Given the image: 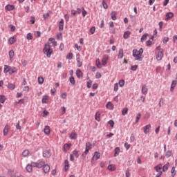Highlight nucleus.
<instances>
[{
	"instance_id": "obj_41",
	"label": "nucleus",
	"mask_w": 177,
	"mask_h": 177,
	"mask_svg": "<svg viewBox=\"0 0 177 177\" xmlns=\"http://www.w3.org/2000/svg\"><path fill=\"white\" fill-rule=\"evenodd\" d=\"M120 154V147H116L115 149V154H114V157H117V156H118Z\"/></svg>"
},
{
	"instance_id": "obj_62",
	"label": "nucleus",
	"mask_w": 177,
	"mask_h": 177,
	"mask_svg": "<svg viewBox=\"0 0 177 177\" xmlns=\"http://www.w3.org/2000/svg\"><path fill=\"white\" fill-rule=\"evenodd\" d=\"M171 172V175H174V176L176 175V171L175 170L174 167H172Z\"/></svg>"
},
{
	"instance_id": "obj_32",
	"label": "nucleus",
	"mask_w": 177,
	"mask_h": 177,
	"mask_svg": "<svg viewBox=\"0 0 177 177\" xmlns=\"http://www.w3.org/2000/svg\"><path fill=\"white\" fill-rule=\"evenodd\" d=\"M106 109H109V110H113V109H114V105L113 104V103L109 102L106 105Z\"/></svg>"
},
{
	"instance_id": "obj_43",
	"label": "nucleus",
	"mask_w": 177,
	"mask_h": 177,
	"mask_svg": "<svg viewBox=\"0 0 177 177\" xmlns=\"http://www.w3.org/2000/svg\"><path fill=\"white\" fill-rule=\"evenodd\" d=\"M149 36V34L145 33L142 37H141V42H143L144 41H146L147 39V37Z\"/></svg>"
},
{
	"instance_id": "obj_1",
	"label": "nucleus",
	"mask_w": 177,
	"mask_h": 177,
	"mask_svg": "<svg viewBox=\"0 0 177 177\" xmlns=\"http://www.w3.org/2000/svg\"><path fill=\"white\" fill-rule=\"evenodd\" d=\"M133 57L134 60L138 62H142L145 56H143V48H141L138 50V49H133L132 52Z\"/></svg>"
},
{
	"instance_id": "obj_34",
	"label": "nucleus",
	"mask_w": 177,
	"mask_h": 177,
	"mask_svg": "<svg viewBox=\"0 0 177 177\" xmlns=\"http://www.w3.org/2000/svg\"><path fill=\"white\" fill-rule=\"evenodd\" d=\"M95 64L98 68H102V63L100 62V59H97L95 61Z\"/></svg>"
},
{
	"instance_id": "obj_55",
	"label": "nucleus",
	"mask_w": 177,
	"mask_h": 177,
	"mask_svg": "<svg viewBox=\"0 0 177 177\" xmlns=\"http://www.w3.org/2000/svg\"><path fill=\"white\" fill-rule=\"evenodd\" d=\"M108 124H109V125H111V128H114V121L111 120L108 122Z\"/></svg>"
},
{
	"instance_id": "obj_56",
	"label": "nucleus",
	"mask_w": 177,
	"mask_h": 177,
	"mask_svg": "<svg viewBox=\"0 0 177 177\" xmlns=\"http://www.w3.org/2000/svg\"><path fill=\"white\" fill-rule=\"evenodd\" d=\"M130 142L132 143V142H135V135L131 134L130 136Z\"/></svg>"
},
{
	"instance_id": "obj_16",
	"label": "nucleus",
	"mask_w": 177,
	"mask_h": 177,
	"mask_svg": "<svg viewBox=\"0 0 177 177\" xmlns=\"http://www.w3.org/2000/svg\"><path fill=\"white\" fill-rule=\"evenodd\" d=\"M176 84H177V81L176 80H173L171 82V88H170V91L171 92H174V91L175 89V86H176Z\"/></svg>"
},
{
	"instance_id": "obj_58",
	"label": "nucleus",
	"mask_w": 177,
	"mask_h": 177,
	"mask_svg": "<svg viewBox=\"0 0 177 177\" xmlns=\"http://www.w3.org/2000/svg\"><path fill=\"white\" fill-rule=\"evenodd\" d=\"M95 78L97 80H99V78H102V74L99 72H97L96 74H95Z\"/></svg>"
},
{
	"instance_id": "obj_36",
	"label": "nucleus",
	"mask_w": 177,
	"mask_h": 177,
	"mask_svg": "<svg viewBox=\"0 0 177 177\" xmlns=\"http://www.w3.org/2000/svg\"><path fill=\"white\" fill-rule=\"evenodd\" d=\"M109 171H115V165H109L108 166Z\"/></svg>"
},
{
	"instance_id": "obj_5",
	"label": "nucleus",
	"mask_w": 177,
	"mask_h": 177,
	"mask_svg": "<svg viewBox=\"0 0 177 177\" xmlns=\"http://www.w3.org/2000/svg\"><path fill=\"white\" fill-rule=\"evenodd\" d=\"M162 57H164V50L160 49V51H158V55H156V59L160 61L162 59Z\"/></svg>"
},
{
	"instance_id": "obj_30",
	"label": "nucleus",
	"mask_w": 177,
	"mask_h": 177,
	"mask_svg": "<svg viewBox=\"0 0 177 177\" xmlns=\"http://www.w3.org/2000/svg\"><path fill=\"white\" fill-rule=\"evenodd\" d=\"M5 9L8 11L13 10V9H15V6L8 4L5 7Z\"/></svg>"
},
{
	"instance_id": "obj_61",
	"label": "nucleus",
	"mask_w": 177,
	"mask_h": 177,
	"mask_svg": "<svg viewBox=\"0 0 177 177\" xmlns=\"http://www.w3.org/2000/svg\"><path fill=\"white\" fill-rule=\"evenodd\" d=\"M169 41V37H165L163 39V44H167V42H168Z\"/></svg>"
},
{
	"instance_id": "obj_45",
	"label": "nucleus",
	"mask_w": 177,
	"mask_h": 177,
	"mask_svg": "<svg viewBox=\"0 0 177 177\" xmlns=\"http://www.w3.org/2000/svg\"><path fill=\"white\" fill-rule=\"evenodd\" d=\"M122 115H127L128 114V108H124L122 111Z\"/></svg>"
},
{
	"instance_id": "obj_42",
	"label": "nucleus",
	"mask_w": 177,
	"mask_h": 177,
	"mask_svg": "<svg viewBox=\"0 0 177 177\" xmlns=\"http://www.w3.org/2000/svg\"><path fill=\"white\" fill-rule=\"evenodd\" d=\"M171 156H172V151H166L165 157H167V158H169V157H171Z\"/></svg>"
},
{
	"instance_id": "obj_8",
	"label": "nucleus",
	"mask_w": 177,
	"mask_h": 177,
	"mask_svg": "<svg viewBox=\"0 0 177 177\" xmlns=\"http://www.w3.org/2000/svg\"><path fill=\"white\" fill-rule=\"evenodd\" d=\"M99 158H100V153L95 151L91 159V162H93L94 160H99Z\"/></svg>"
},
{
	"instance_id": "obj_6",
	"label": "nucleus",
	"mask_w": 177,
	"mask_h": 177,
	"mask_svg": "<svg viewBox=\"0 0 177 177\" xmlns=\"http://www.w3.org/2000/svg\"><path fill=\"white\" fill-rule=\"evenodd\" d=\"M76 61H77V67H82V62H81V55L80 54L76 55Z\"/></svg>"
},
{
	"instance_id": "obj_15",
	"label": "nucleus",
	"mask_w": 177,
	"mask_h": 177,
	"mask_svg": "<svg viewBox=\"0 0 177 177\" xmlns=\"http://www.w3.org/2000/svg\"><path fill=\"white\" fill-rule=\"evenodd\" d=\"M124 57V49L120 48L118 54V59H122Z\"/></svg>"
},
{
	"instance_id": "obj_37",
	"label": "nucleus",
	"mask_w": 177,
	"mask_h": 177,
	"mask_svg": "<svg viewBox=\"0 0 177 177\" xmlns=\"http://www.w3.org/2000/svg\"><path fill=\"white\" fill-rule=\"evenodd\" d=\"M73 156H75V157H76V158H78V157H80V151L75 149L73 151Z\"/></svg>"
},
{
	"instance_id": "obj_44",
	"label": "nucleus",
	"mask_w": 177,
	"mask_h": 177,
	"mask_svg": "<svg viewBox=\"0 0 177 177\" xmlns=\"http://www.w3.org/2000/svg\"><path fill=\"white\" fill-rule=\"evenodd\" d=\"M124 85H125V80H121L119 81V86H120V88H122V86H124Z\"/></svg>"
},
{
	"instance_id": "obj_64",
	"label": "nucleus",
	"mask_w": 177,
	"mask_h": 177,
	"mask_svg": "<svg viewBox=\"0 0 177 177\" xmlns=\"http://www.w3.org/2000/svg\"><path fill=\"white\" fill-rule=\"evenodd\" d=\"M126 177H131V173L129 172V169L126 171Z\"/></svg>"
},
{
	"instance_id": "obj_2",
	"label": "nucleus",
	"mask_w": 177,
	"mask_h": 177,
	"mask_svg": "<svg viewBox=\"0 0 177 177\" xmlns=\"http://www.w3.org/2000/svg\"><path fill=\"white\" fill-rule=\"evenodd\" d=\"M44 55H46L47 57H50L52 53H53V49L50 48V45L45 44L43 50Z\"/></svg>"
},
{
	"instance_id": "obj_35",
	"label": "nucleus",
	"mask_w": 177,
	"mask_h": 177,
	"mask_svg": "<svg viewBox=\"0 0 177 177\" xmlns=\"http://www.w3.org/2000/svg\"><path fill=\"white\" fill-rule=\"evenodd\" d=\"M169 167V163H167L166 165H165L162 167L163 172H167V171H168Z\"/></svg>"
},
{
	"instance_id": "obj_23",
	"label": "nucleus",
	"mask_w": 177,
	"mask_h": 177,
	"mask_svg": "<svg viewBox=\"0 0 177 177\" xmlns=\"http://www.w3.org/2000/svg\"><path fill=\"white\" fill-rule=\"evenodd\" d=\"M149 89L147 88V87L146 86V85H142V93L143 95H147V92H148Z\"/></svg>"
},
{
	"instance_id": "obj_19",
	"label": "nucleus",
	"mask_w": 177,
	"mask_h": 177,
	"mask_svg": "<svg viewBox=\"0 0 177 177\" xmlns=\"http://www.w3.org/2000/svg\"><path fill=\"white\" fill-rule=\"evenodd\" d=\"M15 42H16V37H11L8 39V44L10 45H13V44H15Z\"/></svg>"
},
{
	"instance_id": "obj_49",
	"label": "nucleus",
	"mask_w": 177,
	"mask_h": 177,
	"mask_svg": "<svg viewBox=\"0 0 177 177\" xmlns=\"http://www.w3.org/2000/svg\"><path fill=\"white\" fill-rule=\"evenodd\" d=\"M38 83H39L40 85H42V84H44V77H38Z\"/></svg>"
},
{
	"instance_id": "obj_51",
	"label": "nucleus",
	"mask_w": 177,
	"mask_h": 177,
	"mask_svg": "<svg viewBox=\"0 0 177 177\" xmlns=\"http://www.w3.org/2000/svg\"><path fill=\"white\" fill-rule=\"evenodd\" d=\"M73 53H69L67 55H66V59H68V60H71V59H73Z\"/></svg>"
},
{
	"instance_id": "obj_40",
	"label": "nucleus",
	"mask_w": 177,
	"mask_h": 177,
	"mask_svg": "<svg viewBox=\"0 0 177 177\" xmlns=\"http://www.w3.org/2000/svg\"><path fill=\"white\" fill-rule=\"evenodd\" d=\"M69 81L72 85H75V79L73 76L70 77Z\"/></svg>"
},
{
	"instance_id": "obj_21",
	"label": "nucleus",
	"mask_w": 177,
	"mask_h": 177,
	"mask_svg": "<svg viewBox=\"0 0 177 177\" xmlns=\"http://www.w3.org/2000/svg\"><path fill=\"white\" fill-rule=\"evenodd\" d=\"M64 28V20L62 19L59 24V30H62Z\"/></svg>"
},
{
	"instance_id": "obj_24",
	"label": "nucleus",
	"mask_w": 177,
	"mask_h": 177,
	"mask_svg": "<svg viewBox=\"0 0 177 177\" xmlns=\"http://www.w3.org/2000/svg\"><path fill=\"white\" fill-rule=\"evenodd\" d=\"M71 15H73V16H75V15H81L80 8H77V10H71Z\"/></svg>"
},
{
	"instance_id": "obj_29",
	"label": "nucleus",
	"mask_w": 177,
	"mask_h": 177,
	"mask_svg": "<svg viewBox=\"0 0 177 177\" xmlns=\"http://www.w3.org/2000/svg\"><path fill=\"white\" fill-rule=\"evenodd\" d=\"M172 17H174V13L172 12H168L167 15H166V21H168V20L169 19H172Z\"/></svg>"
},
{
	"instance_id": "obj_50",
	"label": "nucleus",
	"mask_w": 177,
	"mask_h": 177,
	"mask_svg": "<svg viewBox=\"0 0 177 177\" xmlns=\"http://www.w3.org/2000/svg\"><path fill=\"white\" fill-rule=\"evenodd\" d=\"M142 117V114L138 113L136 118V122L138 124L139 122V120H140V118Z\"/></svg>"
},
{
	"instance_id": "obj_31",
	"label": "nucleus",
	"mask_w": 177,
	"mask_h": 177,
	"mask_svg": "<svg viewBox=\"0 0 177 177\" xmlns=\"http://www.w3.org/2000/svg\"><path fill=\"white\" fill-rule=\"evenodd\" d=\"M8 132H9V126L8 124H6L3 129L4 136H6V135H8Z\"/></svg>"
},
{
	"instance_id": "obj_27",
	"label": "nucleus",
	"mask_w": 177,
	"mask_h": 177,
	"mask_svg": "<svg viewBox=\"0 0 177 177\" xmlns=\"http://www.w3.org/2000/svg\"><path fill=\"white\" fill-rule=\"evenodd\" d=\"M10 66L8 65H4V68H3V73L5 74L9 73V71H10Z\"/></svg>"
},
{
	"instance_id": "obj_17",
	"label": "nucleus",
	"mask_w": 177,
	"mask_h": 177,
	"mask_svg": "<svg viewBox=\"0 0 177 177\" xmlns=\"http://www.w3.org/2000/svg\"><path fill=\"white\" fill-rule=\"evenodd\" d=\"M76 75L77 78H82V77H84V73H82V71H81V69H77Z\"/></svg>"
},
{
	"instance_id": "obj_52",
	"label": "nucleus",
	"mask_w": 177,
	"mask_h": 177,
	"mask_svg": "<svg viewBox=\"0 0 177 177\" xmlns=\"http://www.w3.org/2000/svg\"><path fill=\"white\" fill-rule=\"evenodd\" d=\"M86 86L88 89H90V88H91V86H92V80H89L88 82H87Z\"/></svg>"
},
{
	"instance_id": "obj_60",
	"label": "nucleus",
	"mask_w": 177,
	"mask_h": 177,
	"mask_svg": "<svg viewBox=\"0 0 177 177\" xmlns=\"http://www.w3.org/2000/svg\"><path fill=\"white\" fill-rule=\"evenodd\" d=\"M124 147L127 149V150H129L131 148V145L128 144V142L124 143Z\"/></svg>"
},
{
	"instance_id": "obj_11",
	"label": "nucleus",
	"mask_w": 177,
	"mask_h": 177,
	"mask_svg": "<svg viewBox=\"0 0 177 177\" xmlns=\"http://www.w3.org/2000/svg\"><path fill=\"white\" fill-rule=\"evenodd\" d=\"M43 171L44 174H48L49 171H50V166L49 165H45L43 166Z\"/></svg>"
},
{
	"instance_id": "obj_46",
	"label": "nucleus",
	"mask_w": 177,
	"mask_h": 177,
	"mask_svg": "<svg viewBox=\"0 0 177 177\" xmlns=\"http://www.w3.org/2000/svg\"><path fill=\"white\" fill-rule=\"evenodd\" d=\"M8 89H11L12 91H13V89H15V88H16V86H15V84H8Z\"/></svg>"
},
{
	"instance_id": "obj_14",
	"label": "nucleus",
	"mask_w": 177,
	"mask_h": 177,
	"mask_svg": "<svg viewBox=\"0 0 177 177\" xmlns=\"http://www.w3.org/2000/svg\"><path fill=\"white\" fill-rule=\"evenodd\" d=\"M44 132L46 135H50V127L45 126L44 129Z\"/></svg>"
},
{
	"instance_id": "obj_53",
	"label": "nucleus",
	"mask_w": 177,
	"mask_h": 177,
	"mask_svg": "<svg viewBox=\"0 0 177 177\" xmlns=\"http://www.w3.org/2000/svg\"><path fill=\"white\" fill-rule=\"evenodd\" d=\"M131 70L132 71H136V70H138V65L131 66Z\"/></svg>"
},
{
	"instance_id": "obj_13",
	"label": "nucleus",
	"mask_w": 177,
	"mask_h": 177,
	"mask_svg": "<svg viewBox=\"0 0 177 177\" xmlns=\"http://www.w3.org/2000/svg\"><path fill=\"white\" fill-rule=\"evenodd\" d=\"M72 145L71 144H65L63 147V151L66 153V151H68V150H70Z\"/></svg>"
},
{
	"instance_id": "obj_59",
	"label": "nucleus",
	"mask_w": 177,
	"mask_h": 177,
	"mask_svg": "<svg viewBox=\"0 0 177 177\" xmlns=\"http://www.w3.org/2000/svg\"><path fill=\"white\" fill-rule=\"evenodd\" d=\"M26 38H27V39H32V34H31V33H28L27 34V36H26Z\"/></svg>"
},
{
	"instance_id": "obj_33",
	"label": "nucleus",
	"mask_w": 177,
	"mask_h": 177,
	"mask_svg": "<svg viewBox=\"0 0 177 177\" xmlns=\"http://www.w3.org/2000/svg\"><path fill=\"white\" fill-rule=\"evenodd\" d=\"M129 35H131V32L127 31L124 33L123 38H124V39H128V38H129Z\"/></svg>"
},
{
	"instance_id": "obj_9",
	"label": "nucleus",
	"mask_w": 177,
	"mask_h": 177,
	"mask_svg": "<svg viewBox=\"0 0 177 177\" xmlns=\"http://www.w3.org/2000/svg\"><path fill=\"white\" fill-rule=\"evenodd\" d=\"M150 129H151V125L147 124L145 127H144V133H145V135H147V133L150 132Z\"/></svg>"
},
{
	"instance_id": "obj_10",
	"label": "nucleus",
	"mask_w": 177,
	"mask_h": 177,
	"mask_svg": "<svg viewBox=\"0 0 177 177\" xmlns=\"http://www.w3.org/2000/svg\"><path fill=\"white\" fill-rule=\"evenodd\" d=\"M51 153H50V149H46L44 150L43 152V156L46 157V158H49L50 157Z\"/></svg>"
},
{
	"instance_id": "obj_26",
	"label": "nucleus",
	"mask_w": 177,
	"mask_h": 177,
	"mask_svg": "<svg viewBox=\"0 0 177 177\" xmlns=\"http://www.w3.org/2000/svg\"><path fill=\"white\" fill-rule=\"evenodd\" d=\"M32 167H34L32 166V162L30 165V164L27 165L26 168L27 172H32Z\"/></svg>"
},
{
	"instance_id": "obj_22",
	"label": "nucleus",
	"mask_w": 177,
	"mask_h": 177,
	"mask_svg": "<svg viewBox=\"0 0 177 177\" xmlns=\"http://www.w3.org/2000/svg\"><path fill=\"white\" fill-rule=\"evenodd\" d=\"M77 133H75V131H73L70 135V139H73V140H75L77 139Z\"/></svg>"
},
{
	"instance_id": "obj_4",
	"label": "nucleus",
	"mask_w": 177,
	"mask_h": 177,
	"mask_svg": "<svg viewBox=\"0 0 177 177\" xmlns=\"http://www.w3.org/2000/svg\"><path fill=\"white\" fill-rule=\"evenodd\" d=\"M32 165L35 168H42L45 165V162L41 161L39 162H32Z\"/></svg>"
},
{
	"instance_id": "obj_54",
	"label": "nucleus",
	"mask_w": 177,
	"mask_h": 177,
	"mask_svg": "<svg viewBox=\"0 0 177 177\" xmlns=\"http://www.w3.org/2000/svg\"><path fill=\"white\" fill-rule=\"evenodd\" d=\"M114 92H117L118 91V83H115L114 84V88H113Z\"/></svg>"
},
{
	"instance_id": "obj_48",
	"label": "nucleus",
	"mask_w": 177,
	"mask_h": 177,
	"mask_svg": "<svg viewBox=\"0 0 177 177\" xmlns=\"http://www.w3.org/2000/svg\"><path fill=\"white\" fill-rule=\"evenodd\" d=\"M95 120L96 121H100V113L97 112L95 113Z\"/></svg>"
},
{
	"instance_id": "obj_18",
	"label": "nucleus",
	"mask_w": 177,
	"mask_h": 177,
	"mask_svg": "<svg viewBox=\"0 0 177 177\" xmlns=\"http://www.w3.org/2000/svg\"><path fill=\"white\" fill-rule=\"evenodd\" d=\"M48 102H49V96H48V95L43 96V98L41 100V103L43 104H45L48 103Z\"/></svg>"
},
{
	"instance_id": "obj_38",
	"label": "nucleus",
	"mask_w": 177,
	"mask_h": 177,
	"mask_svg": "<svg viewBox=\"0 0 177 177\" xmlns=\"http://www.w3.org/2000/svg\"><path fill=\"white\" fill-rule=\"evenodd\" d=\"M30 154V151L26 149L22 152L23 157H27Z\"/></svg>"
},
{
	"instance_id": "obj_7",
	"label": "nucleus",
	"mask_w": 177,
	"mask_h": 177,
	"mask_svg": "<svg viewBox=\"0 0 177 177\" xmlns=\"http://www.w3.org/2000/svg\"><path fill=\"white\" fill-rule=\"evenodd\" d=\"M109 57L107 55H104L102 59V66H106L107 62H109Z\"/></svg>"
},
{
	"instance_id": "obj_20",
	"label": "nucleus",
	"mask_w": 177,
	"mask_h": 177,
	"mask_svg": "<svg viewBox=\"0 0 177 177\" xmlns=\"http://www.w3.org/2000/svg\"><path fill=\"white\" fill-rule=\"evenodd\" d=\"M162 168V165H158V166L155 167L156 171H158V174H161V175H162V171H161Z\"/></svg>"
},
{
	"instance_id": "obj_47",
	"label": "nucleus",
	"mask_w": 177,
	"mask_h": 177,
	"mask_svg": "<svg viewBox=\"0 0 177 177\" xmlns=\"http://www.w3.org/2000/svg\"><path fill=\"white\" fill-rule=\"evenodd\" d=\"M9 56L10 59H13V57L15 56V51L13 50H10Z\"/></svg>"
},
{
	"instance_id": "obj_12",
	"label": "nucleus",
	"mask_w": 177,
	"mask_h": 177,
	"mask_svg": "<svg viewBox=\"0 0 177 177\" xmlns=\"http://www.w3.org/2000/svg\"><path fill=\"white\" fill-rule=\"evenodd\" d=\"M8 73L10 75H12V74H15V73H17V68L15 66H10V71Z\"/></svg>"
},
{
	"instance_id": "obj_25",
	"label": "nucleus",
	"mask_w": 177,
	"mask_h": 177,
	"mask_svg": "<svg viewBox=\"0 0 177 177\" xmlns=\"http://www.w3.org/2000/svg\"><path fill=\"white\" fill-rule=\"evenodd\" d=\"M64 168H65L66 172H67L68 171V168H70V165L68 163V160H65V161H64Z\"/></svg>"
},
{
	"instance_id": "obj_57",
	"label": "nucleus",
	"mask_w": 177,
	"mask_h": 177,
	"mask_svg": "<svg viewBox=\"0 0 177 177\" xmlns=\"http://www.w3.org/2000/svg\"><path fill=\"white\" fill-rule=\"evenodd\" d=\"M102 6L104 9H107L109 8V6H107V3L104 1H102Z\"/></svg>"
},
{
	"instance_id": "obj_63",
	"label": "nucleus",
	"mask_w": 177,
	"mask_h": 177,
	"mask_svg": "<svg viewBox=\"0 0 177 177\" xmlns=\"http://www.w3.org/2000/svg\"><path fill=\"white\" fill-rule=\"evenodd\" d=\"M62 99H66L67 97V93H64L61 95Z\"/></svg>"
},
{
	"instance_id": "obj_28",
	"label": "nucleus",
	"mask_w": 177,
	"mask_h": 177,
	"mask_svg": "<svg viewBox=\"0 0 177 177\" xmlns=\"http://www.w3.org/2000/svg\"><path fill=\"white\" fill-rule=\"evenodd\" d=\"M111 17L112 20H117V12L112 11L111 13Z\"/></svg>"
},
{
	"instance_id": "obj_3",
	"label": "nucleus",
	"mask_w": 177,
	"mask_h": 177,
	"mask_svg": "<svg viewBox=\"0 0 177 177\" xmlns=\"http://www.w3.org/2000/svg\"><path fill=\"white\" fill-rule=\"evenodd\" d=\"M92 149V143L88 142L86 143V149L85 151L84 152V153H82V156H84V154L85 156H87L88 153H89V150H91Z\"/></svg>"
},
{
	"instance_id": "obj_39",
	"label": "nucleus",
	"mask_w": 177,
	"mask_h": 177,
	"mask_svg": "<svg viewBox=\"0 0 177 177\" xmlns=\"http://www.w3.org/2000/svg\"><path fill=\"white\" fill-rule=\"evenodd\" d=\"M6 100V97L5 95H0V103H5V101Z\"/></svg>"
}]
</instances>
